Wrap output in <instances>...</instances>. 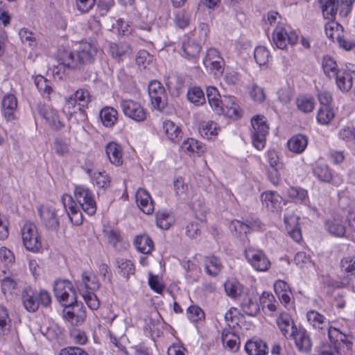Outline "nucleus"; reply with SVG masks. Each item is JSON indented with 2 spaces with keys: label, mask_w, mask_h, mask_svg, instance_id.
Masks as SVG:
<instances>
[{
  "label": "nucleus",
  "mask_w": 355,
  "mask_h": 355,
  "mask_svg": "<svg viewBox=\"0 0 355 355\" xmlns=\"http://www.w3.org/2000/svg\"><path fill=\"white\" fill-rule=\"evenodd\" d=\"M22 241L26 249L32 252H38L42 248L41 236L37 226L31 222H26L21 230Z\"/></svg>",
  "instance_id": "f257e3e1"
},
{
  "label": "nucleus",
  "mask_w": 355,
  "mask_h": 355,
  "mask_svg": "<svg viewBox=\"0 0 355 355\" xmlns=\"http://www.w3.org/2000/svg\"><path fill=\"white\" fill-rule=\"evenodd\" d=\"M253 128L252 134L253 146L257 150H262L266 145V136L268 132L269 127L266 119L263 115H256L251 119Z\"/></svg>",
  "instance_id": "f03ea898"
},
{
  "label": "nucleus",
  "mask_w": 355,
  "mask_h": 355,
  "mask_svg": "<svg viewBox=\"0 0 355 355\" xmlns=\"http://www.w3.org/2000/svg\"><path fill=\"white\" fill-rule=\"evenodd\" d=\"M74 198L79 207L89 216L96 211V202L93 193L89 189L83 186H76L74 189Z\"/></svg>",
  "instance_id": "7ed1b4c3"
},
{
  "label": "nucleus",
  "mask_w": 355,
  "mask_h": 355,
  "mask_svg": "<svg viewBox=\"0 0 355 355\" xmlns=\"http://www.w3.org/2000/svg\"><path fill=\"white\" fill-rule=\"evenodd\" d=\"M148 90L153 106L158 110H162L168 103V96L164 87L160 82L154 80L149 83Z\"/></svg>",
  "instance_id": "20e7f679"
},
{
  "label": "nucleus",
  "mask_w": 355,
  "mask_h": 355,
  "mask_svg": "<svg viewBox=\"0 0 355 355\" xmlns=\"http://www.w3.org/2000/svg\"><path fill=\"white\" fill-rule=\"evenodd\" d=\"M245 257L257 271H266L270 267V261L265 253L259 249L252 246L247 248L245 250Z\"/></svg>",
  "instance_id": "39448f33"
},
{
  "label": "nucleus",
  "mask_w": 355,
  "mask_h": 355,
  "mask_svg": "<svg viewBox=\"0 0 355 355\" xmlns=\"http://www.w3.org/2000/svg\"><path fill=\"white\" fill-rule=\"evenodd\" d=\"M62 202L71 222L75 225H81L83 221V216L80 207L77 205L76 200L71 196L64 194L62 196Z\"/></svg>",
  "instance_id": "423d86ee"
},
{
  "label": "nucleus",
  "mask_w": 355,
  "mask_h": 355,
  "mask_svg": "<svg viewBox=\"0 0 355 355\" xmlns=\"http://www.w3.org/2000/svg\"><path fill=\"white\" fill-rule=\"evenodd\" d=\"M272 39L277 48L284 49L288 44L291 45L296 44L298 35L295 31L288 32L283 27H277L273 32Z\"/></svg>",
  "instance_id": "0eeeda50"
},
{
  "label": "nucleus",
  "mask_w": 355,
  "mask_h": 355,
  "mask_svg": "<svg viewBox=\"0 0 355 355\" xmlns=\"http://www.w3.org/2000/svg\"><path fill=\"white\" fill-rule=\"evenodd\" d=\"M37 211L42 223L48 230L57 231L59 229L60 222L54 207L40 206Z\"/></svg>",
  "instance_id": "6e6552de"
},
{
  "label": "nucleus",
  "mask_w": 355,
  "mask_h": 355,
  "mask_svg": "<svg viewBox=\"0 0 355 355\" xmlns=\"http://www.w3.org/2000/svg\"><path fill=\"white\" fill-rule=\"evenodd\" d=\"M124 114L136 121H143L146 114L141 105L132 100H123L121 103Z\"/></svg>",
  "instance_id": "1a4fd4ad"
},
{
  "label": "nucleus",
  "mask_w": 355,
  "mask_h": 355,
  "mask_svg": "<svg viewBox=\"0 0 355 355\" xmlns=\"http://www.w3.org/2000/svg\"><path fill=\"white\" fill-rule=\"evenodd\" d=\"M294 341L297 348L302 352H309L312 347L311 340L307 331L302 328L294 329L291 331L290 336Z\"/></svg>",
  "instance_id": "9d476101"
},
{
  "label": "nucleus",
  "mask_w": 355,
  "mask_h": 355,
  "mask_svg": "<svg viewBox=\"0 0 355 355\" xmlns=\"http://www.w3.org/2000/svg\"><path fill=\"white\" fill-rule=\"evenodd\" d=\"M37 111L51 128L58 130L64 126V123L60 120L57 112L53 108L45 105H38Z\"/></svg>",
  "instance_id": "9b49d317"
},
{
  "label": "nucleus",
  "mask_w": 355,
  "mask_h": 355,
  "mask_svg": "<svg viewBox=\"0 0 355 355\" xmlns=\"http://www.w3.org/2000/svg\"><path fill=\"white\" fill-rule=\"evenodd\" d=\"M76 286L79 292H89L96 291L99 288V283L94 273L85 271L82 274L81 280L78 281Z\"/></svg>",
  "instance_id": "f8f14e48"
},
{
  "label": "nucleus",
  "mask_w": 355,
  "mask_h": 355,
  "mask_svg": "<svg viewBox=\"0 0 355 355\" xmlns=\"http://www.w3.org/2000/svg\"><path fill=\"white\" fill-rule=\"evenodd\" d=\"M221 111H216L218 114H223L229 118L237 119L240 116L239 106L232 96H224L220 104Z\"/></svg>",
  "instance_id": "ddd939ff"
},
{
  "label": "nucleus",
  "mask_w": 355,
  "mask_h": 355,
  "mask_svg": "<svg viewBox=\"0 0 355 355\" xmlns=\"http://www.w3.org/2000/svg\"><path fill=\"white\" fill-rule=\"evenodd\" d=\"M70 308L72 309L71 311L67 309L63 310L62 313L64 319L70 322L72 326L81 325L86 318L85 311L83 310L82 307H79L78 304Z\"/></svg>",
  "instance_id": "4468645a"
},
{
  "label": "nucleus",
  "mask_w": 355,
  "mask_h": 355,
  "mask_svg": "<svg viewBox=\"0 0 355 355\" xmlns=\"http://www.w3.org/2000/svg\"><path fill=\"white\" fill-rule=\"evenodd\" d=\"M135 198L138 207L144 214H151L153 212V202L146 190L141 188L139 189Z\"/></svg>",
  "instance_id": "2eb2a0df"
},
{
  "label": "nucleus",
  "mask_w": 355,
  "mask_h": 355,
  "mask_svg": "<svg viewBox=\"0 0 355 355\" xmlns=\"http://www.w3.org/2000/svg\"><path fill=\"white\" fill-rule=\"evenodd\" d=\"M261 201L270 211H277L281 208L282 198L276 191H266L261 194Z\"/></svg>",
  "instance_id": "dca6fc26"
},
{
  "label": "nucleus",
  "mask_w": 355,
  "mask_h": 355,
  "mask_svg": "<svg viewBox=\"0 0 355 355\" xmlns=\"http://www.w3.org/2000/svg\"><path fill=\"white\" fill-rule=\"evenodd\" d=\"M21 300L24 308L28 312H35L39 308L37 293L30 287L23 290Z\"/></svg>",
  "instance_id": "f3484780"
},
{
  "label": "nucleus",
  "mask_w": 355,
  "mask_h": 355,
  "mask_svg": "<svg viewBox=\"0 0 355 355\" xmlns=\"http://www.w3.org/2000/svg\"><path fill=\"white\" fill-rule=\"evenodd\" d=\"M2 112L8 121H13L15 119V110L17 107L16 97L12 94H8L4 96L2 103Z\"/></svg>",
  "instance_id": "a211bd4d"
},
{
  "label": "nucleus",
  "mask_w": 355,
  "mask_h": 355,
  "mask_svg": "<svg viewBox=\"0 0 355 355\" xmlns=\"http://www.w3.org/2000/svg\"><path fill=\"white\" fill-rule=\"evenodd\" d=\"M96 54V49L87 42H82L76 52L78 60H81L83 64L92 62Z\"/></svg>",
  "instance_id": "6ab92c4d"
},
{
  "label": "nucleus",
  "mask_w": 355,
  "mask_h": 355,
  "mask_svg": "<svg viewBox=\"0 0 355 355\" xmlns=\"http://www.w3.org/2000/svg\"><path fill=\"white\" fill-rule=\"evenodd\" d=\"M181 149L183 152L189 155L196 153L198 155H200L205 151L206 148L205 145L198 140L193 138H188L182 142Z\"/></svg>",
  "instance_id": "aec40b11"
},
{
  "label": "nucleus",
  "mask_w": 355,
  "mask_h": 355,
  "mask_svg": "<svg viewBox=\"0 0 355 355\" xmlns=\"http://www.w3.org/2000/svg\"><path fill=\"white\" fill-rule=\"evenodd\" d=\"M277 325L285 338H288L291 331L297 329L295 325L293 319L288 313H283L277 319Z\"/></svg>",
  "instance_id": "412c9836"
},
{
  "label": "nucleus",
  "mask_w": 355,
  "mask_h": 355,
  "mask_svg": "<svg viewBox=\"0 0 355 355\" xmlns=\"http://www.w3.org/2000/svg\"><path fill=\"white\" fill-rule=\"evenodd\" d=\"M287 144L291 151L300 154L304 151L307 146L308 137L304 135L298 134L293 136Z\"/></svg>",
  "instance_id": "4be33fe9"
},
{
  "label": "nucleus",
  "mask_w": 355,
  "mask_h": 355,
  "mask_svg": "<svg viewBox=\"0 0 355 355\" xmlns=\"http://www.w3.org/2000/svg\"><path fill=\"white\" fill-rule=\"evenodd\" d=\"M245 349L249 355H267L268 354L267 344L261 340L248 341Z\"/></svg>",
  "instance_id": "5701e85b"
},
{
  "label": "nucleus",
  "mask_w": 355,
  "mask_h": 355,
  "mask_svg": "<svg viewBox=\"0 0 355 355\" xmlns=\"http://www.w3.org/2000/svg\"><path fill=\"white\" fill-rule=\"evenodd\" d=\"M284 223L286 226L288 233L291 237L295 241L300 242L302 240V234L300 227L297 226L298 218L294 216H285Z\"/></svg>",
  "instance_id": "b1692460"
},
{
  "label": "nucleus",
  "mask_w": 355,
  "mask_h": 355,
  "mask_svg": "<svg viewBox=\"0 0 355 355\" xmlns=\"http://www.w3.org/2000/svg\"><path fill=\"white\" fill-rule=\"evenodd\" d=\"M324 17L329 19L335 18L336 15L339 12L338 0H318Z\"/></svg>",
  "instance_id": "393cba45"
},
{
  "label": "nucleus",
  "mask_w": 355,
  "mask_h": 355,
  "mask_svg": "<svg viewBox=\"0 0 355 355\" xmlns=\"http://www.w3.org/2000/svg\"><path fill=\"white\" fill-rule=\"evenodd\" d=\"M163 130L168 139L173 143H178L181 139L182 132L181 129L173 121L168 120L163 123Z\"/></svg>",
  "instance_id": "a878e982"
},
{
  "label": "nucleus",
  "mask_w": 355,
  "mask_h": 355,
  "mask_svg": "<svg viewBox=\"0 0 355 355\" xmlns=\"http://www.w3.org/2000/svg\"><path fill=\"white\" fill-rule=\"evenodd\" d=\"M116 270L119 275L128 279L130 275L135 273V268L130 260L118 258L116 261Z\"/></svg>",
  "instance_id": "bb28decb"
},
{
  "label": "nucleus",
  "mask_w": 355,
  "mask_h": 355,
  "mask_svg": "<svg viewBox=\"0 0 355 355\" xmlns=\"http://www.w3.org/2000/svg\"><path fill=\"white\" fill-rule=\"evenodd\" d=\"M62 110L69 117H71L78 112L80 115L85 116L84 107H82L80 103H77L76 99H73V96H70L66 99Z\"/></svg>",
  "instance_id": "cd10ccee"
},
{
  "label": "nucleus",
  "mask_w": 355,
  "mask_h": 355,
  "mask_svg": "<svg viewBox=\"0 0 355 355\" xmlns=\"http://www.w3.org/2000/svg\"><path fill=\"white\" fill-rule=\"evenodd\" d=\"M134 244L138 251L145 254L150 253L154 248L152 239L146 234L137 236Z\"/></svg>",
  "instance_id": "c85d7f7f"
},
{
  "label": "nucleus",
  "mask_w": 355,
  "mask_h": 355,
  "mask_svg": "<svg viewBox=\"0 0 355 355\" xmlns=\"http://www.w3.org/2000/svg\"><path fill=\"white\" fill-rule=\"evenodd\" d=\"M322 67L324 74L329 78H334L340 71L338 69V64L335 60L329 55H325L322 58Z\"/></svg>",
  "instance_id": "c756f323"
},
{
  "label": "nucleus",
  "mask_w": 355,
  "mask_h": 355,
  "mask_svg": "<svg viewBox=\"0 0 355 355\" xmlns=\"http://www.w3.org/2000/svg\"><path fill=\"white\" fill-rule=\"evenodd\" d=\"M338 87L343 92L349 91L352 87V77L349 73L340 70L334 77Z\"/></svg>",
  "instance_id": "7c9ffc66"
},
{
  "label": "nucleus",
  "mask_w": 355,
  "mask_h": 355,
  "mask_svg": "<svg viewBox=\"0 0 355 355\" xmlns=\"http://www.w3.org/2000/svg\"><path fill=\"white\" fill-rule=\"evenodd\" d=\"M182 49L186 58L193 59L198 55L201 48L194 40L189 38L182 42Z\"/></svg>",
  "instance_id": "2f4dec72"
},
{
  "label": "nucleus",
  "mask_w": 355,
  "mask_h": 355,
  "mask_svg": "<svg viewBox=\"0 0 355 355\" xmlns=\"http://www.w3.org/2000/svg\"><path fill=\"white\" fill-rule=\"evenodd\" d=\"M222 342L223 345L231 351L236 352L239 349V336L228 330L223 331Z\"/></svg>",
  "instance_id": "473e14b6"
},
{
  "label": "nucleus",
  "mask_w": 355,
  "mask_h": 355,
  "mask_svg": "<svg viewBox=\"0 0 355 355\" xmlns=\"http://www.w3.org/2000/svg\"><path fill=\"white\" fill-rule=\"evenodd\" d=\"M207 98L211 107L215 112L221 111L220 104L222 103L223 99L216 87L210 86L207 88Z\"/></svg>",
  "instance_id": "72a5a7b5"
},
{
  "label": "nucleus",
  "mask_w": 355,
  "mask_h": 355,
  "mask_svg": "<svg viewBox=\"0 0 355 355\" xmlns=\"http://www.w3.org/2000/svg\"><path fill=\"white\" fill-rule=\"evenodd\" d=\"M35 84L44 98H49L52 92L51 83L42 76L35 78Z\"/></svg>",
  "instance_id": "f704fd0d"
},
{
  "label": "nucleus",
  "mask_w": 355,
  "mask_h": 355,
  "mask_svg": "<svg viewBox=\"0 0 355 355\" xmlns=\"http://www.w3.org/2000/svg\"><path fill=\"white\" fill-rule=\"evenodd\" d=\"M187 96L188 100L195 105L199 106L205 103L204 92L199 87H193L189 89Z\"/></svg>",
  "instance_id": "c9c22d12"
},
{
  "label": "nucleus",
  "mask_w": 355,
  "mask_h": 355,
  "mask_svg": "<svg viewBox=\"0 0 355 355\" xmlns=\"http://www.w3.org/2000/svg\"><path fill=\"white\" fill-rule=\"evenodd\" d=\"M307 320L311 325L315 329H323L327 327L326 318L317 311H310L306 315Z\"/></svg>",
  "instance_id": "e433bc0d"
},
{
  "label": "nucleus",
  "mask_w": 355,
  "mask_h": 355,
  "mask_svg": "<svg viewBox=\"0 0 355 355\" xmlns=\"http://www.w3.org/2000/svg\"><path fill=\"white\" fill-rule=\"evenodd\" d=\"M205 266L207 273L211 276H216L220 272L222 267L219 259L214 256L205 258Z\"/></svg>",
  "instance_id": "4c0bfd02"
},
{
  "label": "nucleus",
  "mask_w": 355,
  "mask_h": 355,
  "mask_svg": "<svg viewBox=\"0 0 355 355\" xmlns=\"http://www.w3.org/2000/svg\"><path fill=\"white\" fill-rule=\"evenodd\" d=\"M58 300L63 303V306L66 308H70L77 304V296L76 292L72 286L71 291H67L66 292L62 293L56 297Z\"/></svg>",
  "instance_id": "58836bf2"
},
{
  "label": "nucleus",
  "mask_w": 355,
  "mask_h": 355,
  "mask_svg": "<svg viewBox=\"0 0 355 355\" xmlns=\"http://www.w3.org/2000/svg\"><path fill=\"white\" fill-rule=\"evenodd\" d=\"M173 221V216L166 211H160L156 214V223L161 229H169Z\"/></svg>",
  "instance_id": "ea45409f"
},
{
  "label": "nucleus",
  "mask_w": 355,
  "mask_h": 355,
  "mask_svg": "<svg viewBox=\"0 0 355 355\" xmlns=\"http://www.w3.org/2000/svg\"><path fill=\"white\" fill-rule=\"evenodd\" d=\"M313 174L322 182H329L332 179L331 171L327 165H316L313 168Z\"/></svg>",
  "instance_id": "a19ab883"
},
{
  "label": "nucleus",
  "mask_w": 355,
  "mask_h": 355,
  "mask_svg": "<svg viewBox=\"0 0 355 355\" xmlns=\"http://www.w3.org/2000/svg\"><path fill=\"white\" fill-rule=\"evenodd\" d=\"M132 53V49L128 43L116 44L112 46V57L123 60Z\"/></svg>",
  "instance_id": "79ce46f5"
},
{
  "label": "nucleus",
  "mask_w": 355,
  "mask_h": 355,
  "mask_svg": "<svg viewBox=\"0 0 355 355\" xmlns=\"http://www.w3.org/2000/svg\"><path fill=\"white\" fill-rule=\"evenodd\" d=\"M218 129L217 123L208 121L202 124L199 132L202 137L210 139L218 135Z\"/></svg>",
  "instance_id": "37998d69"
},
{
  "label": "nucleus",
  "mask_w": 355,
  "mask_h": 355,
  "mask_svg": "<svg viewBox=\"0 0 355 355\" xmlns=\"http://www.w3.org/2000/svg\"><path fill=\"white\" fill-rule=\"evenodd\" d=\"M241 308L244 313L250 316L256 315L259 311L258 304L248 296L243 297L241 302Z\"/></svg>",
  "instance_id": "c03bdc74"
},
{
  "label": "nucleus",
  "mask_w": 355,
  "mask_h": 355,
  "mask_svg": "<svg viewBox=\"0 0 355 355\" xmlns=\"http://www.w3.org/2000/svg\"><path fill=\"white\" fill-rule=\"evenodd\" d=\"M327 231L332 235L342 237L345 234V227L340 221L337 220H328L326 223Z\"/></svg>",
  "instance_id": "a18cd8bd"
},
{
  "label": "nucleus",
  "mask_w": 355,
  "mask_h": 355,
  "mask_svg": "<svg viewBox=\"0 0 355 355\" xmlns=\"http://www.w3.org/2000/svg\"><path fill=\"white\" fill-rule=\"evenodd\" d=\"M224 288L226 294L232 298L237 297L242 292L241 285L234 279L226 281L224 284Z\"/></svg>",
  "instance_id": "49530a36"
},
{
  "label": "nucleus",
  "mask_w": 355,
  "mask_h": 355,
  "mask_svg": "<svg viewBox=\"0 0 355 355\" xmlns=\"http://www.w3.org/2000/svg\"><path fill=\"white\" fill-rule=\"evenodd\" d=\"M287 194L297 202H304L308 198L307 191L300 187H291L288 189Z\"/></svg>",
  "instance_id": "de8ad7c7"
},
{
  "label": "nucleus",
  "mask_w": 355,
  "mask_h": 355,
  "mask_svg": "<svg viewBox=\"0 0 355 355\" xmlns=\"http://www.w3.org/2000/svg\"><path fill=\"white\" fill-rule=\"evenodd\" d=\"M78 61L79 60L76 55V53L66 52L62 58V63L68 68L77 69L84 64L81 60L80 62Z\"/></svg>",
  "instance_id": "09e8293b"
},
{
  "label": "nucleus",
  "mask_w": 355,
  "mask_h": 355,
  "mask_svg": "<svg viewBox=\"0 0 355 355\" xmlns=\"http://www.w3.org/2000/svg\"><path fill=\"white\" fill-rule=\"evenodd\" d=\"M11 320L9 317L7 309L0 305V332L5 334L9 330Z\"/></svg>",
  "instance_id": "8fccbe9b"
},
{
  "label": "nucleus",
  "mask_w": 355,
  "mask_h": 355,
  "mask_svg": "<svg viewBox=\"0 0 355 355\" xmlns=\"http://www.w3.org/2000/svg\"><path fill=\"white\" fill-rule=\"evenodd\" d=\"M334 117V114L329 106L321 107L318 112L317 120L320 123L326 125L329 123Z\"/></svg>",
  "instance_id": "3c124183"
},
{
  "label": "nucleus",
  "mask_w": 355,
  "mask_h": 355,
  "mask_svg": "<svg viewBox=\"0 0 355 355\" xmlns=\"http://www.w3.org/2000/svg\"><path fill=\"white\" fill-rule=\"evenodd\" d=\"M314 101L311 97L300 96L297 99V108L304 113L311 112L314 108Z\"/></svg>",
  "instance_id": "603ef678"
},
{
  "label": "nucleus",
  "mask_w": 355,
  "mask_h": 355,
  "mask_svg": "<svg viewBox=\"0 0 355 355\" xmlns=\"http://www.w3.org/2000/svg\"><path fill=\"white\" fill-rule=\"evenodd\" d=\"M93 181L100 188H107L110 187V178L105 171L94 173L92 176Z\"/></svg>",
  "instance_id": "864d4df0"
},
{
  "label": "nucleus",
  "mask_w": 355,
  "mask_h": 355,
  "mask_svg": "<svg viewBox=\"0 0 355 355\" xmlns=\"http://www.w3.org/2000/svg\"><path fill=\"white\" fill-rule=\"evenodd\" d=\"M254 57L257 63L262 66L268 62L270 55L266 47L258 46L254 50Z\"/></svg>",
  "instance_id": "5fc2aeb1"
},
{
  "label": "nucleus",
  "mask_w": 355,
  "mask_h": 355,
  "mask_svg": "<svg viewBox=\"0 0 355 355\" xmlns=\"http://www.w3.org/2000/svg\"><path fill=\"white\" fill-rule=\"evenodd\" d=\"M153 60V56L145 50L139 51L136 58V63L141 69H146Z\"/></svg>",
  "instance_id": "6e6d98bb"
},
{
  "label": "nucleus",
  "mask_w": 355,
  "mask_h": 355,
  "mask_svg": "<svg viewBox=\"0 0 355 355\" xmlns=\"http://www.w3.org/2000/svg\"><path fill=\"white\" fill-rule=\"evenodd\" d=\"M123 148L119 144L112 141V164L115 166H122L123 159Z\"/></svg>",
  "instance_id": "4d7b16f0"
},
{
  "label": "nucleus",
  "mask_w": 355,
  "mask_h": 355,
  "mask_svg": "<svg viewBox=\"0 0 355 355\" xmlns=\"http://www.w3.org/2000/svg\"><path fill=\"white\" fill-rule=\"evenodd\" d=\"M94 291L80 292L87 306L92 310H96L99 306V301L97 299Z\"/></svg>",
  "instance_id": "13d9d810"
},
{
  "label": "nucleus",
  "mask_w": 355,
  "mask_h": 355,
  "mask_svg": "<svg viewBox=\"0 0 355 355\" xmlns=\"http://www.w3.org/2000/svg\"><path fill=\"white\" fill-rule=\"evenodd\" d=\"M245 225L247 227V234L252 231L261 230L263 224L260 221L258 218L250 217L244 220Z\"/></svg>",
  "instance_id": "bf43d9fd"
},
{
  "label": "nucleus",
  "mask_w": 355,
  "mask_h": 355,
  "mask_svg": "<svg viewBox=\"0 0 355 355\" xmlns=\"http://www.w3.org/2000/svg\"><path fill=\"white\" fill-rule=\"evenodd\" d=\"M19 35L24 44H27L30 47L36 45V40L34 34L27 28H21L19 32Z\"/></svg>",
  "instance_id": "052dcab7"
},
{
  "label": "nucleus",
  "mask_w": 355,
  "mask_h": 355,
  "mask_svg": "<svg viewBox=\"0 0 355 355\" xmlns=\"http://www.w3.org/2000/svg\"><path fill=\"white\" fill-rule=\"evenodd\" d=\"M72 96H73V99L78 101V103H80L83 107L91 101L89 93L85 89H78Z\"/></svg>",
  "instance_id": "680f3d73"
},
{
  "label": "nucleus",
  "mask_w": 355,
  "mask_h": 355,
  "mask_svg": "<svg viewBox=\"0 0 355 355\" xmlns=\"http://www.w3.org/2000/svg\"><path fill=\"white\" fill-rule=\"evenodd\" d=\"M112 243L114 248L119 251L126 250L128 245L125 238L119 232L114 231H112Z\"/></svg>",
  "instance_id": "e2e57ef3"
},
{
  "label": "nucleus",
  "mask_w": 355,
  "mask_h": 355,
  "mask_svg": "<svg viewBox=\"0 0 355 355\" xmlns=\"http://www.w3.org/2000/svg\"><path fill=\"white\" fill-rule=\"evenodd\" d=\"M188 318L193 322H198L204 318V313L202 310L197 306H191L187 311Z\"/></svg>",
  "instance_id": "0e129e2a"
},
{
  "label": "nucleus",
  "mask_w": 355,
  "mask_h": 355,
  "mask_svg": "<svg viewBox=\"0 0 355 355\" xmlns=\"http://www.w3.org/2000/svg\"><path fill=\"white\" fill-rule=\"evenodd\" d=\"M73 285L69 280H57L54 283V293L55 296L57 297L62 293L66 292L67 291H70L71 288Z\"/></svg>",
  "instance_id": "69168bd1"
},
{
  "label": "nucleus",
  "mask_w": 355,
  "mask_h": 355,
  "mask_svg": "<svg viewBox=\"0 0 355 355\" xmlns=\"http://www.w3.org/2000/svg\"><path fill=\"white\" fill-rule=\"evenodd\" d=\"M53 148L55 153L60 156H64L69 153V144L60 138L55 139Z\"/></svg>",
  "instance_id": "338daca9"
},
{
  "label": "nucleus",
  "mask_w": 355,
  "mask_h": 355,
  "mask_svg": "<svg viewBox=\"0 0 355 355\" xmlns=\"http://www.w3.org/2000/svg\"><path fill=\"white\" fill-rule=\"evenodd\" d=\"M341 268L347 272L353 273L355 271V256H347L341 261Z\"/></svg>",
  "instance_id": "774afa93"
}]
</instances>
